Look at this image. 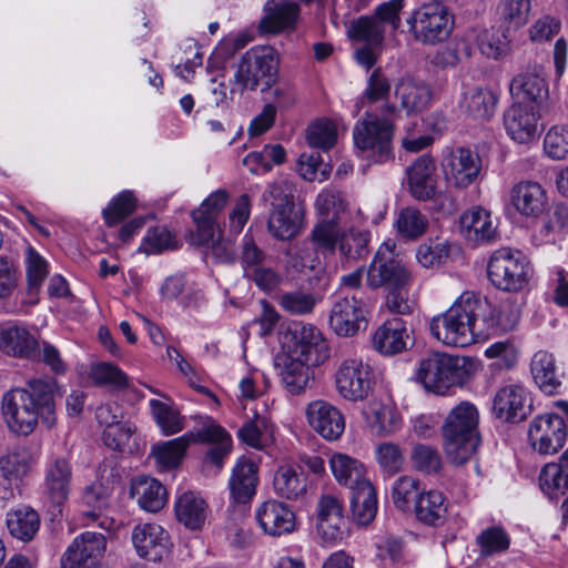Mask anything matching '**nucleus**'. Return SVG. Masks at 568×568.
I'll return each mask as SVG.
<instances>
[{
  "label": "nucleus",
  "mask_w": 568,
  "mask_h": 568,
  "mask_svg": "<svg viewBox=\"0 0 568 568\" xmlns=\"http://www.w3.org/2000/svg\"><path fill=\"white\" fill-rule=\"evenodd\" d=\"M54 378H31L24 387H16L2 395L1 416L10 434L29 437L40 425L47 429L58 422Z\"/></svg>",
  "instance_id": "nucleus-1"
},
{
  "label": "nucleus",
  "mask_w": 568,
  "mask_h": 568,
  "mask_svg": "<svg viewBox=\"0 0 568 568\" xmlns=\"http://www.w3.org/2000/svg\"><path fill=\"white\" fill-rule=\"evenodd\" d=\"M229 200V192L224 189H219L204 199L200 206L192 212L196 226L197 244L213 243L216 234L220 236L224 233L237 235L243 231L251 215V197L246 193L236 197L227 214V219L221 224L219 217Z\"/></svg>",
  "instance_id": "nucleus-2"
},
{
  "label": "nucleus",
  "mask_w": 568,
  "mask_h": 568,
  "mask_svg": "<svg viewBox=\"0 0 568 568\" xmlns=\"http://www.w3.org/2000/svg\"><path fill=\"white\" fill-rule=\"evenodd\" d=\"M486 301L474 292H464L444 313L429 321L430 335L449 347H467L476 343L477 318L481 315Z\"/></svg>",
  "instance_id": "nucleus-3"
},
{
  "label": "nucleus",
  "mask_w": 568,
  "mask_h": 568,
  "mask_svg": "<svg viewBox=\"0 0 568 568\" xmlns=\"http://www.w3.org/2000/svg\"><path fill=\"white\" fill-rule=\"evenodd\" d=\"M479 413L470 402H462L447 415L442 427L445 452L453 464L462 465L479 446Z\"/></svg>",
  "instance_id": "nucleus-4"
},
{
  "label": "nucleus",
  "mask_w": 568,
  "mask_h": 568,
  "mask_svg": "<svg viewBox=\"0 0 568 568\" xmlns=\"http://www.w3.org/2000/svg\"><path fill=\"white\" fill-rule=\"evenodd\" d=\"M308 241L316 252L333 254L337 250L342 262H356L369 254L371 232L356 226L342 230L336 220H321Z\"/></svg>",
  "instance_id": "nucleus-5"
},
{
  "label": "nucleus",
  "mask_w": 568,
  "mask_h": 568,
  "mask_svg": "<svg viewBox=\"0 0 568 568\" xmlns=\"http://www.w3.org/2000/svg\"><path fill=\"white\" fill-rule=\"evenodd\" d=\"M534 270L528 257L519 250L500 247L493 252L487 265V275L499 291L519 293L526 290Z\"/></svg>",
  "instance_id": "nucleus-6"
},
{
  "label": "nucleus",
  "mask_w": 568,
  "mask_h": 568,
  "mask_svg": "<svg viewBox=\"0 0 568 568\" xmlns=\"http://www.w3.org/2000/svg\"><path fill=\"white\" fill-rule=\"evenodd\" d=\"M382 116L365 112L353 129L355 149L362 156L377 163L386 162L392 156L394 125L390 116Z\"/></svg>",
  "instance_id": "nucleus-7"
},
{
  "label": "nucleus",
  "mask_w": 568,
  "mask_h": 568,
  "mask_svg": "<svg viewBox=\"0 0 568 568\" xmlns=\"http://www.w3.org/2000/svg\"><path fill=\"white\" fill-rule=\"evenodd\" d=\"M562 415L545 413L537 415L529 423L528 444L531 449L541 456L557 454L567 440L568 402L556 403Z\"/></svg>",
  "instance_id": "nucleus-8"
},
{
  "label": "nucleus",
  "mask_w": 568,
  "mask_h": 568,
  "mask_svg": "<svg viewBox=\"0 0 568 568\" xmlns=\"http://www.w3.org/2000/svg\"><path fill=\"white\" fill-rule=\"evenodd\" d=\"M408 31L423 44L435 45L447 40L454 28V18L448 9L439 3L423 4L407 18Z\"/></svg>",
  "instance_id": "nucleus-9"
},
{
  "label": "nucleus",
  "mask_w": 568,
  "mask_h": 568,
  "mask_svg": "<svg viewBox=\"0 0 568 568\" xmlns=\"http://www.w3.org/2000/svg\"><path fill=\"white\" fill-rule=\"evenodd\" d=\"M459 362V358L446 354H430L420 361L417 379L427 390L444 394L452 386L464 382L465 369Z\"/></svg>",
  "instance_id": "nucleus-10"
},
{
  "label": "nucleus",
  "mask_w": 568,
  "mask_h": 568,
  "mask_svg": "<svg viewBox=\"0 0 568 568\" xmlns=\"http://www.w3.org/2000/svg\"><path fill=\"white\" fill-rule=\"evenodd\" d=\"M394 97L398 105L386 101L379 106L381 114L397 118L403 111L412 116L424 112L430 105L433 90L424 80L406 75L396 82Z\"/></svg>",
  "instance_id": "nucleus-11"
},
{
  "label": "nucleus",
  "mask_w": 568,
  "mask_h": 568,
  "mask_svg": "<svg viewBox=\"0 0 568 568\" xmlns=\"http://www.w3.org/2000/svg\"><path fill=\"white\" fill-rule=\"evenodd\" d=\"M276 52L271 47L258 45L247 50L234 74L240 91L255 90L261 81L268 82L276 73Z\"/></svg>",
  "instance_id": "nucleus-12"
},
{
  "label": "nucleus",
  "mask_w": 568,
  "mask_h": 568,
  "mask_svg": "<svg viewBox=\"0 0 568 568\" xmlns=\"http://www.w3.org/2000/svg\"><path fill=\"white\" fill-rule=\"evenodd\" d=\"M335 384L343 398L363 400L373 389V368L361 357L344 358L335 373Z\"/></svg>",
  "instance_id": "nucleus-13"
},
{
  "label": "nucleus",
  "mask_w": 568,
  "mask_h": 568,
  "mask_svg": "<svg viewBox=\"0 0 568 568\" xmlns=\"http://www.w3.org/2000/svg\"><path fill=\"white\" fill-rule=\"evenodd\" d=\"M131 539L138 556L160 562L172 551L173 542L169 531L156 523H140L132 529Z\"/></svg>",
  "instance_id": "nucleus-14"
},
{
  "label": "nucleus",
  "mask_w": 568,
  "mask_h": 568,
  "mask_svg": "<svg viewBox=\"0 0 568 568\" xmlns=\"http://www.w3.org/2000/svg\"><path fill=\"white\" fill-rule=\"evenodd\" d=\"M189 444H211L206 460L221 469L225 457L232 449V437L216 420L210 416H200L197 426L185 433Z\"/></svg>",
  "instance_id": "nucleus-15"
},
{
  "label": "nucleus",
  "mask_w": 568,
  "mask_h": 568,
  "mask_svg": "<svg viewBox=\"0 0 568 568\" xmlns=\"http://www.w3.org/2000/svg\"><path fill=\"white\" fill-rule=\"evenodd\" d=\"M442 168L448 183L466 189L477 181L481 171V158L476 151L458 146L445 153Z\"/></svg>",
  "instance_id": "nucleus-16"
},
{
  "label": "nucleus",
  "mask_w": 568,
  "mask_h": 568,
  "mask_svg": "<svg viewBox=\"0 0 568 568\" xmlns=\"http://www.w3.org/2000/svg\"><path fill=\"white\" fill-rule=\"evenodd\" d=\"M531 408L529 392L519 384L500 387L493 398V414L505 423L517 424L525 420Z\"/></svg>",
  "instance_id": "nucleus-17"
},
{
  "label": "nucleus",
  "mask_w": 568,
  "mask_h": 568,
  "mask_svg": "<svg viewBox=\"0 0 568 568\" xmlns=\"http://www.w3.org/2000/svg\"><path fill=\"white\" fill-rule=\"evenodd\" d=\"M294 355L308 365L320 366L329 358V346L323 333L312 324H301L292 331Z\"/></svg>",
  "instance_id": "nucleus-18"
},
{
  "label": "nucleus",
  "mask_w": 568,
  "mask_h": 568,
  "mask_svg": "<svg viewBox=\"0 0 568 568\" xmlns=\"http://www.w3.org/2000/svg\"><path fill=\"white\" fill-rule=\"evenodd\" d=\"M305 416L312 429L326 440L338 439L345 430L343 414L326 400L316 399L311 402L306 406Z\"/></svg>",
  "instance_id": "nucleus-19"
},
{
  "label": "nucleus",
  "mask_w": 568,
  "mask_h": 568,
  "mask_svg": "<svg viewBox=\"0 0 568 568\" xmlns=\"http://www.w3.org/2000/svg\"><path fill=\"white\" fill-rule=\"evenodd\" d=\"M509 203L524 217H539L548 207V196L540 183L523 180L510 187Z\"/></svg>",
  "instance_id": "nucleus-20"
},
{
  "label": "nucleus",
  "mask_w": 568,
  "mask_h": 568,
  "mask_svg": "<svg viewBox=\"0 0 568 568\" xmlns=\"http://www.w3.org/2000/svg\"><path fill=\"white\" fill-rule=\"evenodd\" d=\"M316 532L321 540L333 544L344 536L345 518L342 503L332 495H322L316 506Z\"/></svg>",
  "instance_id": "nucleus-21"
},
{
  "label": "nucleus",
  "mask_w": 568,
  "mask_h": 568,
  "mask_svg": "<svg viewBox=\"0 0 568 568\" xmlns=\"http://www.w3.org/2000/svg\"><path fill=\"white\" fill-rule=\"evenodd\" d=\"M539 113L526 103H514L504 112V126L508 136L519 143L528 144L538 136Z\"/></svg>",
  "instance_id": "nucleus-22"
},
{
  "label": "nucleus",
  "mask_w": 568,
  "mask_h": 568,
  "mask_svg": "<svg viewBox=\"0 0 568 568\" xmlns=\"http://www.w3.org/2000/svg\"><path fill=\"white\" fill-rule=\"evenodd\" d=\"M408 190L412 196L418 201L436 200L445 197L437 190L436 165L432 158L419 156L406 169Z\"/></svg>",
  "instance_id": "nucleus-23"
},
{
  "label": "nucleus",
  "mask_w": 568,
  "mask_h": 568,
  "mask_svg": "<svg viewBox=\"0 0 568 568\" xmlns=\"http://www.w3.org/2000/svg\"><path fill=\"white\" fill-rule=\"evenodd\" d=\"M106 548L105 537L95 531H85L78 536L68 547L62 558L63 568H81L93 565Z\"/></svg>",
  "instance_id": "nucleus-24"
},
{
  "label": "nucleus",
  "mask_w": 568,
  "mask_h": 568,
  "mask_svg": "<svg viewBox=\"0 0 568 568\" xmlns=\"http://www.w3.org/2000/svg\"><path fill=\"white\" fill-rule=\"evenodd\" d=\"M365 323L363 302L355 296L338 298L332 306L329 326L339 336L355 335Z\"/></svg>",
  "instance_id": "nucleus-25"
},
{
  "label": "nucleus",
  "mask_w": 568,
  "mask_h": 568,
  "mask_svg": "<svg viewBox=\"0 0 568 568\" xmlns=\"http://www.w3.org/2000/svg\"><path fill=\"white\" fill-rule=\"evenodd\" d=\"M261 529L270 536H282L295 529V514L291 507L280 500L268 499L255 511Z\"/></svg>",
  "instance_id": "nucleus-26"
},
{
  "label": "nucleus",
  "mask_w": 568,
  "mask_h": 568,
  "mask_svg": "<svg viewBox=\"0 0 568 568\" xmlns=\"http://www.w3.org/2000/svg\"><path fill=\"white\" fill-rule=\"evenodd\" d=\"M72 483V469L63 457L51 460L44 470L43 493L48 501L60 508L69 498Z\"/></svg>",
  "instance_id": "nucleus-27"
},
{
  "label": "nucleus",
  "mask_w": 568,
  "mask_h": 568,
  "mask_svg": "<svg viewBox=\"0 0 568 568\" xmlns=\"http://www.w3.org/2000/svg\"><path fill=\"white\" fill-rule=\"evenodd\" d=\"M275 366L285 389L292 395L304 393L313 379L312 365L293 353H281L275 357Z\"/></svg>",
  "instance_id": "nucleus-28"
},
{
  "label": "nucleus",
  "mask_w": 568,
  "mask_h": 568,
  "mask_svg": "<svg viewBox=\"0 0 568 568\" xmlns=\"http://www.w3.org/2000/svg\"><path fill=\"white\" fill-rule=\"evenodd\" d=\"M366 282L372 288L399 291L409 286L412 275L398 260L372 261L367 268Z\"/></svg>",
  "instance_id": "nucleus-29"
},
{
  "label": "nucleus",
  "mask_w": 568,
  "mask_h": 568,
  "mask_svg": "<svg viewBox=\"0 0 568 568\" xmlns=\"http://www.w3.org/2000/svg\"><path fill=\"white\" fill-rule=\"evenodd\" d=\"M304 215L303 206L296 203L275 206L270 214L267 230L274 239L290 241L302 232Z\"/></svg>",
  "instance_id": "nucleus-30"
},
{
  "label": "nucleus",
  "mask_w": 568,
  "mask_h": 568,
  "mask_svg": "<svg viewBox=\"0 0 568 568\" xmlns=\"http://www.w3.org/2000/svg\"><path fill=\"white\" fill-rule=\"evenodd\" d=\"M0 349L13 357L36 359L40 343L26 327L6 324L0 326Z\"/></svg>",
  "instance_id": "nucleus-31"
},
{
  "label": "nucleus",
  "mask_w": 568,
  "mask_h": 568,
  "mask_svg": "<svg viewBox=\"0 0 568 568\" xmlns=\"http://www.w3.org/2000/svg\"><path fill=\"white\" fill-rule=\"evenodd\" d=\"M265 14L258 29L265 33H281L293 30L300 17V6L284 0H271L265 4Z\"/></svg>",
  "instance_id": "nucleus-32"
},
{
  "label": "nucleus",
  "mask_w": 568,
  "mask_h": 568,
  "mask_svg": "<svg viewBox=\"0 0 568 568\" xmlns=\"http://www.w3.org/2000/svg\"><path fill=\"white\" fill-rule=\"evenodd\" d=\"M410 336L405 321L394 317L384 322L373 335V347L383 355H395L407 349Z\"/></svg>",
  "instance_id": "nucleus-33"
},
{
  "label": "nucleus",
  "mask_w": 568,
  "mask_h": 568,
  "mask_svg": "<svg viewBox=\"0 0 568 568\" xmlns=\"http://www.w3.org/2000/svg\"><path fill=\"white\" fill-rule=\"evenodd\" d=\"M459 225L464 236L474 243H489L497 236V226L490 212L479 206L464 212Z\"/></svg>",
  "instance_id": "nucleus-34"
},
{
  "label": "nucleus",
  "mask_w": 568,
  "mask_h": 568,
  "mask_svg": "<svg viewBox=\"0 0 568 568\" xmlns=\"http://www.w3.org/2000/svg\"><path fill=\"white\" fill-rule=\"evenodd\" d=\"M513 97L524 102L541 103L548 97V87L540 67L518 73L510 82Z\"/></svg>",
  "instance_id": "nucleus-35"
},
{
  "label": "nucleus",
  "mask_w": 568,
  "mask_h": 568,
  "mask_svg": "<svg viewBox=\"0 0 568 568\" xmlns=\"http://www.w3.org/2000/svg\"><path fill=\"white\" fill-rule=\"evenodd\" d=\"M497 101L498 97L489 88L468 87L462 93L459 108L469 118L484 121L494 115Z\"/></svg>",
  "instance_id": "nucleus-36"
},
{
  "label": "nucleus",
  "mask_w": 568,
  "mask_h": 568,
  "mask_svg": "<svg viewBox=\"0 0 568 568\" xmlns=\"http://www.w3.org/2000/svg\"><path fill=\"white\" fill-rule=\"evenodd\" d=\"M174 513L176 520L185 528L197 530L206 521L209 505L199 493L189 490L176 497Z\"/></svg>",
  "instance_id": "nucleus-37"
},
{
  "label": "nucleus",
  "mask_w": 568,
  "mask_h": 568,
  "mask_svg": "<svg viewBox=\"0 0 568 568\" xmlns=\"http://www.w3.org/2000/svg\"><path fill=\"white\" fill-rule=\"evenodd\" d=\"M257 465L250 459L240 458L229 481L230 493L237 504L248 503L256 493Z\"/></svg>",
  "instance_id": "nucleus-38"
},
{
  "label": "nucleus",
  "mask_w": 568,
  "mask_h": 568,
  "mask_svg": "<svg viewBox=\"0 0 568 568\" xmlns=\"http://www.w3.org/2000/svg\"><path fill=\"white\" fill-rule=\"evenodd\" d=\"M130 497L148 513H158L168 500L165 487L155 478L139 476L133 478L130 486Z\"/></svg>",
  "instance_id": "nucleus-39"
},
{
  "label": "nucleus",
  "mask_w": 568,
  "mask_h": 568,
  "mask_svg": "<svg viewBox=\"0 0 568 568\" xmlns=\"http://www.w3.org/2000/svg\"><path fill=\"white\" fill-rule=\"evenodd\" d=\"M369 430L377 436H388L402 427V417L394 404L372 402L365 412Z\"/></svg>",
  "instance_id": "nucleus-40"
},
{
  "label": "nucleus",
  "mask_w": 568,
  "mask_h": 568,
  "mask_svg": "<svg viewBox=\"0 0 568 568\" xmlns=\"http://www.w3.org/2000/svg\"><path fill=\"white\" fill-rule=\"evenodd\" d=\"M38 455L26 444L17 445L0 456V471L16 483L27 477L36 465Z\"/></svg>",
  "instance_id": "nucleus-41"
},
{
  "label": "nucleus",
  "mask_w": 568,
  "mask_h": 568,
  "mask_svg": "<svg viewBox=\"0 0 568 568\" xmlns=\"http://www.w3.org/2000/svg\"><path fill=\"white\" fill-rule=\"evenodd\" d=\"M329 467L337 483L351 490L362 486L365 481H371L364 465L346 454H333L329 458Z\"/></svg>",
  "instance_id": "nucleus-42"
},
{
  "label": "nucleus",
  "mask_w": 568,
  "mask_h": 568,
  "mask_svg": "<svg viewBox=\"0 0 568 568\" xmlns=\"http://www.w3.org/2000/svg\"><path fill=\"white\" fill-rule=\"evenodd\" d=\"M530 373L537 386L546 394H554L561 385L555 356L538 351L530 361Z\"/></svg>",
  "instance_id": "nucleus-43"
},
{
  "label": "nucleus",
  "mask_w": 568,
  "mask_h": 568,
  "mask_svg": "<svg viewBox=\"0 0 568 568\" xmlns=\"http://www.w3.org/2000/svg\"><path fill=\"white\" fill-rule=\"evenodd\" d=\"M273 487L277 496L288 500H298L306 494L307 481L303 471L294 466L284 465L275 471Z\"/></svg>",
  "instance_id": "nucleus-44"
},
{
  "label": "nucleus",
  "mask_w": 568,
  "mask_h": 568,
  "mask_svg": "<svg viewBox=\"0 0 568 568\" xmlns=\"http://www.w3.org/2000/svg\"><path fill=\"white\" fill-rule=\"evenodd\" d=\"M6 525L13 538L28 542L40 528V516L31 507L20 506L7 513Z\"/></svg>",
  "instance_id": "nucleus-45"
},
{
  "label": "nucleus",
  "mask_w": 568,
  "mask_h": 568,
  "mask_svg": "<svg viewBox=\"0 0 568 568\" xmlns=\"http://www.w3.org/2000/svg\"><path fill=\"white\" fill-rule=\"evenodd\" d=\"M416 518L428 526H440L447 514V501L438 490L423 491L415 503Z\"/></svg>",
  "instance_id": "nucleus-46"
},
{
  "label": "nucleus",
  "mask_w": 568,
  "mask_h": 568,
  "mask_svg": "<svg viewBox=\"0 0 568 568\" xmlns=\"http://www.w3.org/2000/svg\"><path fill=\"white\" fill-rule=\"evenodd\" d=\"M376 490L371 481L351 490V510L358 525H368L377 514Z\"/></svg>",
  "instance_id": "nucleus-47"
},
{
  "label": "nucleus",
  "mask_w": 568,
  "mask_h": 568,
  "mask_svg": "<svg viewBox=\"0 0 568 568\" xmlns=\"http://www.w3.org/2000/svg\"><path fill=\"white\" fill-rule=\"evenodd\" d=\"M89 377L94 385L106 387L112 392L124 390L130 385L128 375L119 366L106 362L93 364Z\"/></svg>",
  "instance_id": "nucleus-48"
},
{
  "label": "nucleus",
  "mask_w": 568,
  "mask_h": 568,
  "mask_svg": "<svg viewBox=\"0 0 568 568\" xmlns=\"http://www.w3.org/2000/svg\"><path fill=\"white\" fill-rule=\"evenodd\" d=\"M346 32L349 39L375 47H379L385 39V32L373 14L362 16L349 21Z\"/></svg>",
  "instance_id": "nucleus-49"
},
{
  "label": "nucleus",
  "mask_w": 568,
  "mask_h": 568,
  "mask_svg": "<svg viewBox=\"0 0 568 568\" xmlns=\"http://www.w3.org/2000/svg\"><path fill=\"white\" fill-rule=\"evenodd\" d=\"M531 11V0H499L496 14L501 24L513 30L524 27Z\"/></svg>",
  "instance_id": "nucleus-50"
},
{
  "label": "nucleus",
  "mask_w": 568,
  "mask_h": 568,
  "mask_svg": "<svg viewBox=\"0 0 568 568\" xmlns=\"http://www.w3.org/2000/svg\"><path fill=\"white\" fill-rule=\"evenodd\" d=\"M539 486L550 498L565 495L568 490V473L561 467V463L546 464L539 474Z\"/></svg>",
  "instance_id": "nucleus-51"
},
{
  "label": "nucleus",
  "mask_w": 568,
  "mask_h": 568,
  "mask_svg": "<svg viewBox=\"0 0 568 568\" xmlns=\"http://www.w3.org/2000/svg\"><path fill=\"white\" fill-rule=\"evenodd\" d=\"M189 446V440L184 434L161 445L153 446L152 455L155 457L158 465L168 470L181 463Z\"/></svg>",
  "instance_id": "nucleus-52"
},
{
  "label": "nucleus",
  "mask_w": 568,
  "mask_h": 568,
  "mask_svg": "<svg viewBox=\"0 0 568 568\" xmlns=\"http://www.w3.org/2000/svg\"><path fill=\"white\" fill-rule=\"evenodd\" d=\"M427 226V217L415 207L402 209L395 221L397 233L410 240L422 236L426 232Z\"/></svg>",
  "instance_id": "nucleus-53"
},
{
  "label": "nucleus",
  "mask_w": 568,
  "mask_h": 568,
  "mask_svg": "<svg viewBox=\"0 0 568 568\" xmlns=\"http://www.w3.org/2000/svg\"><path fill=\"white\" fill-rule=\"evenodd\" d=\"M476 545L479 548L480 557H490L505 552L510 546V537L503 527L491 526L476 537Z\"/></svg>",
  "instance_id": "nucleus-54"
},
{
  "label": "nucleus",
  "mask_w": 568,
  "mask_h": 568,
  "mask_svg": "<svg viewBox=\"0 0 568 568\" xmlns=\"http://www.w3.org/2000/svg\"><path fill=\"white\" fill-rule=\"evenodd\" d=\"M375 458L381 469L388 475L399 473L405 465L404 449L393 442L377 444L375 447Z\"/></svg>",
  "instance_id": "nucleus-55"
},
{
  "label": "nucleus",
  "mask_w": 568,
  "mask_h": 568,
  "mask_svg": "<svg viewBox=\"0 0 568 568\" xmlns=\"http://www.w3.org/2000/svg\"><path fill=\"white\" fill-rule=\"evenodd\" d=\"M410 462L415 470L425 475L438 474L443 466L438 449L426 444H416L412 448Z\"/></svg>",
  "instance_id": "nucleus-56"
},
{
  "label": "nucleus",
  "mask_w": 568,
  "mask_h": 568,
  "mask_svg": "<svg viewBox=\"0 0 568 568\" xmlns=\"http://www.w3.org/2000/svg\"><path fill=\"white\" fill-rule=\"evenodd\" d=\"M152 415L165 435H173L184 428L183 417L173 406L159 399H151Z\"/></svg>",
  "instance_id": "nucleus-57"
},
{
  "label": "nucleus",
  "mask_w": 568,
  "mask_h": 568,
  "mask_svg": "<svg viewBox=\"0 0 568 568\" xmlns=\"http://www.w3.org/2000/svg\"><path fill=\"white\" fill-rule=\"evenodd\" d=\"M26 272L28 292L30 294L38 293L49 274V265L47 260L32 246H28L26 250Z\"/></svg>",
  "instance_id": "nucleus-58"
},
{
  "label": "nucleus",
  "mask_w": 568,
  "mask_h": 568,
  "mask_svg": "<svg viewBox=\"0 0 568 568\" xmlns=\"http://www.w3.org/2000/svg\"><path fill=\"white\" fill-rule=\"evenodd\" d=\"M419 481L408 475L398 477L392 487V500L399 510H409L413 501L419 497Z\"/></svg>",
  "instance_id": "nucleus-59"
},
{
  "label": "nucleus",
  "mask_w": 568,
  "mask_h": 568,
  "mask_svg": "<svg viewBox=\"0 0 568 568\" xmlns=\"http://www.w3.org/2000/svg\"><path fill=\"white\" fill-rule=\"evenodd\" d=\"M317 302L314 293L302 290L283 293L278 298L280 306L291 315L311 314Z\"/></svg>",
  "instance_id": "nucleus-60"
},
{
  "label": "nucleus",
  "mask_w": 568,
  "mask_h": 568,
  "mask_svg": "<svg viewBox=\"0 0 568 568\" xmlns=\"http://www.w3.org/2000/svg\"><path fill=\"white\" fill-rule=\"evenodd\" d=\"M306 139L312 148L328 150L336 143V125L329 120L315 121L308 126Z\"/></svg>",
  "instance_id": "nucleus-61"
},
{
  "label": "nucleus",
  "mask_w": 568,
  "mask_h": 568,
  "mask_svg": "<svg viewBox=\"0 0 568 568\" xmlns=\"http://www.w3.org/2000/svg\"><path fill=\"white\" fill-rule=\"evenodd\" d=\"M268 427V420L265 417L255 416V418L245 422L239 429V437L246 445L262 449L267 442Z\"/></svg>",
  "instance_id": "nucleus-62"
},
{
  "label": "nucleus",
  "mask_w": 568,
  "mask_h": 568,
  "mask_svg": "<svg viewBox=\"0 0 568 568\" xmlns=\"http://www.w3.org/2000/svg\"><path fill=\"white\" fill-rule=\"evenodd\" d=\"M136 201L132 192L123 191L103 210V217L112 226L129 216L135 210Z\"/></svg>",
  "instance_id": "nucleus-63"
},
{
  "label": "nucleus",
  "mask_w": 568,
  "mask_h": 568,
  "mask_svg": "<svg viewBox=\"0 0 568 568\" xmlns=\"http://www.w3.org/2000/svg\"><path fill=\"white\" fill-rule=\"evenodd\" d=\"M544 151L551 160L565 159L568 154V126H551L544 138Z\"/></svg>",
  "instance_id": "nucleus-64"
}]
</instances>
